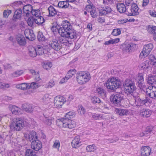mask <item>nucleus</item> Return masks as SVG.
<instances>
[{
  "label": "nucleus",
  "mask_w": 156,
  "mask_h": 156,
  "mask_svg": "<svg viewBox=\"0 0 156 156\" xmlns=\"http://www.w3.org/2000/svg\"><path fill=\"white\" fill-rule=\"evenodd\" d=\"M94 7H93L91 5H87L86 7V10L87 12H90L92 10Z\"/></svg>",
  "instance_id": "obj_64"
},
{
  "label": "nucleus",
  "mask_w": 156,
  "mask_h": 156,
  "mask_svg": "<svg viewBox=\"0 0 156 156\" xmlns=\"http://www.w3.org/2000/svg\"><path fill=\"white\" fill-rule=\"evenodd\" d=\"M111 11L110 8H105V9H101L99 10V13L101 15H105L110 13Z\"/></svg>",
  "instance_id": "obj_36"
},
{
  "label": "nucleus",
  "mask_w": 156,
  "mask_h": 156,
  "mask_svg": "<svg viewBox=\"0 0 156 156\" xmlns=\"http://www.w3.org/2000/svg\"><path fill=\"white\" fill-rule=\"evenodd\" d=\"M22 11L21 9H19L15 11L13 16L14 20L19 19L21 17Z\"/></svg>",
  "instance_id": "obj_38"
},
{
  "label": "nucleus",
  "mask_w": 156,
  "mask_h": 156,
  "mask_svg": "<svg viewBox=\"0 0 156 156\" xmlns=\"http://www.w3.org/2000/svg\"><path fill=\"white\" fill-rule=\"evenodd\" d=\"M23 73V70H18L12 73L11 75L12 77H17L21 75Z\"/></svg>",
  "instance_id": "obj_44"
},
{
  "label": "nucleus",
  "mask_w": 156,
  "mask_h": 156,
  "mask_svg": "<svg viewBox=\"0 0 156 156\" xmlns=\"http://www.w3.org/2000/svg\"><path fill=\"white\" fill-rule=\"evenodd\" d=\"M97 149V147L94 144L88 145L86 147V151L88 152H94Z\"/></svg>",
  "instance_id": "obj_34"
},
{
  "label": "nucleus",
  "mask_w": 156,
  "mask_h": 156,
  "mask_svg": "<svg viewBox=\"0 0 156 156\" xmlns=\"http://www.w3.org/2000/svg\"><path fill=\"white\" fill-rule=\"evenodd\" d=\"M75 112L73 111H70L65 114V116L66 119H71L75 117Z\"/></svg>",
  "instance_id": "obj_45"
},
{
  "label": "nucleus",
  "mask_w": 156,
  "mask_h": 156,
  "mask_svg": "<svg viewBox=\"0 0 156 156\" xmlns=\"http://www.w3.org/2000/svg\"><path fill=\"white\" fill-rule=\"evenodd\" d=\"M51 63L50 62L46 61L42 63L43 68L46 70L49 69L52 66Z\"/></svg>",
  "instance_id": "obj_41"
},
{
  "label": "nucleus",
  "mask_w": 156,
  "mask_h": 156,
  "mask_svg": "<svg viewBox=\"0 0 156 156\" xmlns=\"http://www.w3.org/2000/svg\"><path fill=\"white\" fill-rule=\"evenodd\" d=\"M9 109L11 111L12 114L15 115H19L22 113V110L15 105H9Z\"/></svg>",
  "instance_id": "obj_15"
},
{
  "label": "nucleus",
  "mask_w": 156,
  "mask_h": 156,
  "mask_svg": "<svg viewBox=\"0 0 156 156\" xmlns=\"http://www.w3.org/2000/svg\"><path fill=\"white\" fill-rule=\"evenodd\" d=\"M95 93H98L103 99L105 98L106 97V92L105 90L100 87H98L96 88Z\"/></svg>",
  "instance_id": "obj_27"
},
{
  "label": "nucleus",
  "mask_w": 156,
  "mask_h": 156,
  "mask_svg": "<svg viewBox=\"0 0 156 156\" xmlns=\"http://www.w3.org/2000/svg\"><path fill=\"white\" fill-rule=\"evenodd\" d=\"M156 82V76H148L147 79V83L150 84Z\"/></svg>",
  "instance_id": "obj_43"
},
{
  "label": "nucleus",
  "mask_w": 156,
  "mask_h": 156,
  "mask_svg": "<svg viewBox=\"0 0 156 156\" xmlns=\"http://www.w3.org/2000/svg\"><path fill=\"white\" fill-rule=\"evenodd\" d=\"M27 22L28 25L30 27H32L34 24V20L31 16H30L26 20Z\"/></svg>",
  "instance_id": "obj_49"
},
{
  "label": "nucleus",
  "mask_w": 156,
  "mask_h": 156,
  "mask_svg": "<svg viewBox=\"0 0 156 156\" xmlns=\"http://www.w3.org/2000/svg\"><path fill=\"white\" fill-rule=\"evenodd\" d=\"M10 84L0 81V88L6 89L10 87Z\"/></svg>",
  "instance_id": "obj_52"
},
{
  "label": "nucleus",
  "mask_w": 156,
  "mask_h": 156,
  "mask_svg": "<svg viewBox=\"0 0 156 156\" xmlns=\"http://www.w3.org/2000/svg\"><path fill=\"white\" fill-rule=\"evenodd\" d=\"M34 22L40 25L43 23L44 21V18L39 16L36 17L34 20Z\"/></svg>",
  "instance_id": "obj_39"
},
{
  "label": "nucleus",
  "mask_w": 156,
  "mask_h": 156,
  "mask_svg": "<svg viewBox=\"0 0 156 156\" xmlns=\"http://www.w3.org/2000/svg\"><path fill=\"white\" fill-rule=\"evenodd\" d=\"M129 103L132 105L133 106L134 108H135V109H136V108L138 106L136 104V101L135 99H133L132 100L130 101Z\"/></svg>",
  "instance_id": "obj_60"
},
{
  "label": "nucleus",
  "mask_w": 156,
  "mask_h": 156,
  "mask_svg": "<svg viewBox=\"0 0 156 156\" xmlns=\"http://www.w3.org/2000/svg\"><path fill=\"white\" fill-rule=\"evenodd\" d=\"M37 38L39 41H44L45 40L42 32H39L37 35Z\"/></svg>",
  "instance_id": "obj_55"
},
{
  "label": "nucleus",
  "mask_w": 156,
  "mask_h": 156,
  "mask_svg": "<svg viewBox=\"0 0 156 156\" xmlns=\"http://www.w3.org/2000/svg\"><path fill=\"white\" fill-rule=\"evenodd\" d=\"M81 143L79 136H75L72 141V146L74 148H76L80 146Z\"/></svg>",
  "instance_id": "obj_20"
},
{
  "label": "nucleus",
  "mask_w": 156,
  "mask_h": 156,
  "mask_svg": "<svg viewBox=\"0 0 156 156\" xmlns=\"http://www.w3.org/2000/svg\"><path fill=\"white\" fill-rule=\"evenodd\" d=\"M92 118H93L94 119L97 120H100L101 119H104L103 116L102 115L99 114H94L92 115Z\"/></svg>",
  "instance_id": "obj_50"
},
{
  "label": "nucleus",
  "mask_w": 156,
  "mask_h": 156,
  "mask_svg": "<svg viewBox=\"0 0 156 156\" xmlns=\"http://www.w3.org/2000/svg\"><path fill=\"white\" fill-rule=\"evenodd\" d=\"M62 26L58 30V33L62 37L68 39L76 38V31L72 28L69 22L64 21L62 22Z\"/></svg>",
  "instance_id": "obj_1"
},
{
  "label": "nucleus",
  "mask_w": 156,
  "mask_h": 156,
  "mask_svg": "<svg viewBox=\"0 0 156 156\" xmlns=\"http://www.w3.org/2000/svg\"><path fill=\"white\" fill-rule=\"evenodd\" d=\"M66 101L65 98L59 95L56 96L54 98V106L56 108H61Z\"/></svg>",
  "instance_id": "obj_8"
},
{
  "label": "nucleus",
  "mask_w": 156,
  "mask_h": 156,
  "mask_svg": "<svg viewBox=\"0 0 156 156\" xmlns=\"http://www.w3.org/2000/svg\"><path fill=\"white\" fill-rule=\"evenodd\" d=\"M26 156H36L35 152L31 149H27L25 152Z\"/></svg>",
  "instance_id": "obj_46"
},
{
  "label": "nucleus",
  "mask_w": 156,
  "mask_h": 156,
  "mask_svg": "<svg viewBox=\"0 0 156 156\" xmlns=\"http://www.w3.org/2000/svg\"><path fill=\"white\" fill-rule=\"evenodd\" d=\"M140 10L136 4H132L130 9L128 10L129 16L137 15L139 14Z\"/></svg>",
  "instance_id": "obj_12"
},
{
  "label": "nucleus",
  "mask_w": 156,
  "mask_h": 156,
  "mask_svg": "<svg viewBox=\"0 0 156 156\" xmlns=\"http://www.w3.org/2000/svg\"><path fill=\"white\" fill-rule=\"evenodd\" d=\"M32 8V6L30 5H26L23 7V12L24 19L25 20L30 16H31Z\"/></svg>",
  "instance_id": "obj_13"
},
{
  "label": "nucleus",
  "mask_w": 156,
  "mask_h": 156,
  "mask_svg": "<svg viewBox=\"0 0 156 156\" xmlns=\"http://www.w3.org/2000/svg\"><path fill=\"white\" fill-rule=\"evenodd\" d=\"M147 93L151 98L156 97V87L152 85L150 86L147 89Z\"/></svg>",
  "instance_id": "obj_14"
},
{
  "label": "nucleus",
  "mask_w": 156,
  "mask_h": 156,
  "mask_svg": "<svg viewBox=\"0 0 156 156\" xmlns=\"http://www.w3.org/2000/svg\"><path fill=\"white\" fill-rule=\"evenodd\" d=\"M60 146L59 141L58 140H56L54 142L53 145V147L55 148H57L58 150Z\"/></svg>",
  "instance_id": "obj_57"
},
{
  "label": "nucleus",
  "mask_w": 156,
  "mask_h": 156,
  "mask_svg": "<svg viewBox=\"0 0 156 156\" xmlns=\"http://www.w3.org/2000/svg\"><path fill=\"white\" fill-rule=\"evenodd\" d=\"M23 109L28 113H30L33 111V107L32 105L29 104H24L23 105Z\"/></svg>",
  "instance_id": "obj_29"
},
{
  "label": "nucleus",
  "mask_w": 156,
  "mask_h": 156,
  "mask_svg": "<svg viewBox=\"0 0 156 156\" xmlns=\"http://www.w3.org/2000/svg\"><path fill=\"white\" fill-rule=\"evenodd\" d=\"M11 13V11L9 10H6L4 11L3 12V15L4 17L5 18L7 17Z\"/></svg>",
  "instance_id": "obj_59"
},
{
  "label": "nucleus",
  "mask_w": 156,
  "mask_h": 156,
  "mask_svg": "<svg viewBox=\"0 0 156 156\" xmlns=\"http://www.w3.org/2000/svg\"><path fill=\"white\" fill-rule=\"evenodd\" d=\"M24 34L26 38L29 40L32 41L35 39V35L32 30H26L24 31Z\"/></svg>",
  "instance_id": "obj_17"
},
{
  "label": "nucleus",
  "mask_w": 156,
  "mask_h": 156,
  "mask_svg": "<svg viewBox=\"0 0 156 156\" xmlns=\"http://www.w3.org/2000/svg\"><path fill=\"white\" fill-rule=\"evenodd\" d=\"M41 142L38 140L33 141L31 143V147L34 150L38 151L42 148Z\"/></svg>",
  "instance_id": "obj_16"
},
{
  "label": "nucleus",
  "mask_w": 156,
  "mask_h": 156,
  "mask_svg": "<svg viewBox=\"0 0 156 156\" xmlns=\"http://www.w3.org/2000/svg\"><path fill=\"white\" fill-rule=\"evenodd\" d=\"M90 79V75L87 72L80 71L77 72L76 75V80L80 85L85 84L89 81Z\"/></svg>",
  "instance_id": "obj_3"
},
{
  "label": "nucleus",
  "mask_w": 156,
  "mask_h": 156,
  "mask_svg": "<svg viewBox=\"0 0 156 156\" xmlns=\"http://www.w3.org/2000/svg\"><path fill=\"white\" fill-rule=\"evenodd\" d=\"M91 100L92 102L94 104L99 103L101 102V100L95 96L91 97Z\"/></svg>",
  "instance_id": "obj_47"
},
{
  "label": "nucleus",
  "mask_w": 156,
  "mask_h": 156,
  "mask_svg": "<svg viewBox=\"0 0 156 156\" xmlns=\"http://www.w3.org/2000/svg\"><path fill=\"white\" fill-rule=\"evenodd\" d=\"M136 80L138 83L139 87L140 88L144 85V78L143 76L141 73H139L137 75L136 77Z\"/></svg>",
  "instance_id": "obj_23"
},
{
  "label": "nucleus",
  "mask_w": 156,
  "mask_h": 156,
  "mask_svg": "<svg viewBox=\"0 0 156 156\" xmlns=\"http://www.w3.org/2000/svg\"><path fill=\"white\" fill-rule=\"evenodd\" d=\"M121 33V30L120 29H115L113 30L112 34L115 36L120 35Z\"/></svg>",
  "instance_id": "obj_54"
},
{
  "label": "nucleus",
  "mask_w": 156,
  "mask_h": 156,
  "mask_svg": "<svg viewBox=\"0 0 156 156\" xmlns=\"http://www.w3.org/2000/svg\"><path fill=\"white\" fill-rule=\"evenodd\" d=\"M55 85L54 81L53 80H51L48 84H47V86L46 87L47 88H51Z\"/></svg>",
  "instance_id": "obj_61"
},
{
  "label": "nucleus",
  "mask_w": 156,
  "mask_h": 156,
  "mask_svg": "<svg viewBox=\"0 0 156 156\" xmlns=\"http://www.w3.org/2000/svg\"><path fill=\"white\" fill-rule=\"evenodd\" d=\"M140 105L142 106L145 104L146 103H150V101L146 98L145 99H140Z\"/></svg>",
  "instance_id": "obj_58"
},
{
  "label": "nucleus",
  "mask_w": 156,
  "mask_h": 156,
  "mask_svg": "<svg viewBox=\"0 0 156 156\" xmlns=\"http://www.w3.org/2000/svg\"><path fill=\"white\" fill-rule=\"evenodd\" d=\"M149 60L150 62V64L153 66H156V58L153 55H151L149 56Z\"/></svg>",
  "instance_id": "obj_32"
},
{
  "label": "nucleus",
  "mask_w": 156,
  "mask_h": 156,
  "mask_svg": "<svg viewBox=\"0 0 156 156\" xmlns=\"http://www.w3.org/2000/svg\"><path fill=\"white\" fill-rule=\"evenodd\" d=\"M53 119L50 117H45L43 119L44 123L47 126H50L52 123Z\"/></svg>",
  "instance_id": "obj_35"
},
{
  "label": "nucleus",
  "mask_w": 156,
  "mask_h": 156,
  "mask_svg": "<svg viewBox=\"0 0 156 156\" xmlns=\"http://www.w3.org/2000/svg\"><path fill=\"white\" fill-rule=\"evenodd\" d=\"M30 88H31L34 89H36L38 88L40 85L39 84L37 83L33 82L29 84Z\"/></svg>",
  "instance_id": "obj_51"
},
{
  "label": "nucleus",
  "mask_w": 156,
  "mask_h": 156,
  "mask_svg": "<svg viewBox=\"0 0 156 156\" xmlns=\"http://www.w3.org/2000/svg\"><path fill=\"white\" fill-rule=\"evenodd\" d=\"M123 95L120 93L113 94L110 97V101L114 105H118L123 100Z\"/></svg>",
  "instance_id": "obj_9"
},
{
  "label": "nucleus",
  "mask_w": 156,
  "mask_h": 156,
  "mask_svg": "<svg viewBox=\"0 0 156 156\" xmlns=\"http://www.w3.org/2000/svg\"><path fill=\"white\" fill-rule=\"evenodd\" d=\"M49 15L50 16H53L56 14V11L55 9L52 6H50L48 8Z\"/></svg>",
  "instance_id": "obj_42"
},
{
  "label": "nucleus",
  "mask_w": 156,
  "mask_h": 156,
  "mask_svg": "<svg viewBox=\"0 0 156 156\" xmlns=\"http://www.w3.org/2000/svg\"><path fill=\"white\" fill-rule=\"evenodd\" d=\"M123 86L125 91L127 94H131L135 89L134 82L129 79H127L125 81Z\"/></svg>",
  "instance_id": "obj_6"
},
{
  "label": "nucleus",
  "mask_w": 156,
  "mask_h": 156,
  "mask_svg": "<svg viewBox=\"0 0 156 156\" xmlns=\"http://www.w3.org/2000/svg\"><path fill=\"white\" fill-rule=\"evenodd\" d=\"M24 136L25 137L30 141L33 139H37V133L33 131L30 132L28 134H25Z\"/></svg>",
  "instance_id": "obj_22"
},
{
  "label": "nucleus",
  "mask_w": 156,
  "mask_h": 156,
  "mask_svg": "<svg viewBox=\"0 0 156 156\" xmlns=\"http://www.w3.org/2000/svg\"><path fill=\"white\" fill-rule=\"evenodd\" d=\"M58 27L59 26L57 24H55L52 26L51 30L53 32L56 31L58 30Z\"/></svg>",
  "instance_id": "obj_63"
},
{
  "label": "nucleus",
  "mask_w": 156,
  "mask_h": 156,
  "mask_svg": "<svg viewBox=\"0 0 156 156\" xmlns=\"http://www.w3.org/2000/svg\"><path fill=\"white\" fill-rule=\"evenodd\" d=\"M29 54L32 57H35L37 55V50L34 47H30L29 49Z\"/></svg>",
  "instance_id": "obj_37"
},
{
  "label": "nucleus",
  "mask_w": 156,
  "mask_h": 156,
  "mask_svg": "<svg viewBox=\"0 0 156 156\" xmlns=\"http://www.w3.org/2000/svg\"><path fill=\"white\" fill-rule=\"evenodd\" d=\"M51 99L50 95L48 94H45L41 98V101L44 102H46Z\"/></svg>",
  "instance_id": "obj_53"
},
{
  "label": "nucleus",
  "mask_w": 156,
  "mask_h": 156,
  "mask_svg": "<svg viewBox=\"0 0 156 156\" xmlns=\"http://www.w3.org/2000/svg\"><path fill=\"white\" fill-rule=\"evenodd\" d=\"M151 152V149L148 146H143L141 149V154L142 156H149Z\"/></svg>",
  "instance_id": "obj_18"
},
{
  "label": "nucleus",
  "mask_w": 156,
  "mask_h": 156,
  "mask_svg": "<svg viewBox=\"0 0 156 156\" xmlns=\"http://www.w3.org/2000/svg\"><path fill=\"white\" fill-rule=\"evenodd\" d=\"M45 47L43 45H38L37 46V55H43L46 52Z\"/></svg>",
  "instance_id": "obj_28"
},
{
  "label": "nucleus",
  "mask_w": 156,
  "mask_h": 156,
  "mask_svg": "<svg viewBox=\"0 0 156 156\" xmlns=\"http://www.w3.org/2000/svg\"><path fill=\"white\" fill-rule=\"evenodd\" d=\"M152 66L150 64V62L147 60L140 63L139 66L140 69L143 70L146 72H151L152 70Z\"/></svg>",
  "instance_id": "obj_11"
},
{
  "label": "nucleus",
  "mask_w": 156,
  "mask_h": 156,
  "mask_svg": "<svg viewBox=\"0 0 156 156\" xmlns=\"http://www.w3.org/2000/svg\"><path fill=\"white\" fill-rule=\"evenodd\" d=\"M115 112L120 116L127 115L129 113V111L127 109L116 108L114 110Z\"/></svg>",
  "instance_id": "obj_19"
},
{
  "label": "nucleus",
  "mask_w": 156,
  "mask_h": 156,
  "mask_svg": "<svg viewBox=\"0 0 156 156\" xmlns=\"http://www.w3.org/2000/svg\"><path fill=\"white\" fill-rule=\"evenodd\" d=\"M116 8L118 11L120 13L125 12L126 10V8L123 3L119 2L116 4Z\"/></svg>",
  "instance_id": "obj_24"
},
{
  "label": "nucleus",
  "mask_w": 156,
  "mask_h": 156,
  "mask_svg": "<svg viewBox=\"0 0 156 156\" xmlns=\"http://www.w3.org/2000/svg\"><path fill=\"white\" fill-rule=\"evenodd\" d=\"M132 44H123L122 45V50L124 51L129 53L130 50H131L132 47L133 46Z\"/></svg>",
  "instance_id": "obj_30"
},
{
  "label": "nucleus",
  "mask_w": 156,
  "mask_h": 156,
  "mask_svg": "<svg viewBox=\"0 0 156 156\" xmlns=\"http://www.w3.org/2000/svg\"><path fill=\"white\" fill-rule=\"evenodd\" d=\"M120 82L118 78L113 77L108 79L106 83L107 88L115 90L119 87Z\"/></svg>",
  "instance_id": "obj_5"
},
{
  "label": "nucleus",
  "mask_w": 156,
  "mask_h": 156,
  "mask_svg": "<svg viewBox=\"0 0 156 156\" xmlns=\"http://www.w3.org/2000/svg\"><path fill=\"white\" fill-rule=\"evenodd\" d=\"M90 13L91 17L93 18L96 17L98 14L97 11L94 7L92 10L90 11Z\"/></svg>",
  "instance_id": "obj_48"
},
{
  "label": "nucleus",
  "mask_w": 156,
  "mask_h": 156,
  "mask_svg": "<svg viewBox=\"0 0 156 156\" xmlns=\"http://www.w3.org/2000/svg\"><path fill=\"white\" fill-rule=\"evenodd\" d=\"M48 41L49 45L56 51H58L62 48L61 43L57 40L49 38Z\"/></svg>",
  "instance_id": "obj_10"
},
{
  "label": "nucleus",
  "mask_w": 156,
  "mask_h": 156,
  "mask_svg": "<svg viewBox=\"0 0 156 156\" xmlns=\"http://www.w3.org/2000/svg\"><path fill=\"white\" fill-rule=\"evenodd\" d=\"M16 87L22 90H25L30 88L29 83H23L21 84H18L16 85Z\"/></svg>",
  "instance_id": "obj_26"
},
{
  "label": "nucleus",
  "mask_w": 156,
  "mask_h": 156,
  "mask_svg": "<svg viewBox=\"0 0 156 156\" xmlns=\"http://www.w3.org/2000/svg\"><path fill=\"white\" fill-rule=\"evenodd\" d=\"M153 48V46L152 44L150 43L145 45L141 52L139 58L140 59L145 58L150 54L151 51Z\"/></svg>",
  "instance_id": "obj_7"
},
{
  "label": "nucleus",
  "mask_w": 156,
  "mask_h": 156,
  "mask_svg": "<svg viewBox=\"0 0 156 156\" xmlns=\"http://www.w3.org/2000/svg\"><path fill=\"white\" fill-rule=\"evenodd\" d=\"M77 111L78 114L81 116L84 115L86 112L85 109L81 105L78 106Z\"/></svg>",
  "instance_id": "obj_31"
},
{
  "label": "nucleus",
  "mask_w": 156,
  "mask_h": 156,
  "mask_svg": "<svg viewBox=\"0 0 156 156\" xmlns=\"http://www.w3.org/2000/svg\"><path fill=\"white\" fill-rule=\"evenodd\" d=\"M147 30L148 32L154 35L156 33V27L152 25L148 26L147 28Z\"/></svg>",
  "instance_id": "obj_40"
},
{
  "label": "nucleus",
  "mask_w": 156,
  "mask_h": 156,
  "mask_svg": "<svg viewBox=\"0 0 156 156\" xmlns=\"http://www.w3.org/2000/svg\"><path fill=\"white\" fill-rule=\"evenodd\" d=\"M56 123L60 127L72 129L75 127L76 123L73 120L61 119L57 120Z\"/></svg>",
  "instance_id": "obj_4"
},
{
  "label": "nucleus",
  "mask_w": 156,
  "mask_h": 156,
  "mask_svg": "<svg viewBox=\"0 0 156 156\" xmlns=\"http://www.w3.org/2000/svg\"><path fill=\"white\" fill-rule=\"evenodd\" d=\"M69 4L66 1H62L59 2L58 4V6L59 8L66 9L68 7Z\"/></svg>",
  "instance_id": "obj_33"
},
{
  "label": "nucleus",
  "mask_w": 156,
  "mask_h": 156,
  "mask_svg": "<svg viewBox=\"0 0 156 156\" xmlns=\"http://www.w3.org/2000/svg\"><path fill=\"white\" fill-rule=\"evenodd\" d=\"M27 125L26 121H24L22 118H17L13 120L11 122L10 127L11 129L14 131H19Z\"/></svg>",
  "instance_id": "obj_2"
},
{
  "label": "nucleus",
  "mask_w": 156,
  "mask_h": 156,
  "mask_svg": "<svg viewBox=\"0 0 156 156\" xmlns=\"http://www.w3.org/2000/svg\"><path fill=\"white\" fill-rule=\"evenodd\" d=\"M140 115L143 117H148L151 114V112L148 109L143 108L140 111Z\"/></svg>",
  "instance_id": "obj_25"
},
{
  "label": "nucleus",
  "mask_w": 156,
  "mask_h": 156,
  "mask_svg": "<svg viewBox=\"0 0 156 156\" xmlns=\"http://www.w3.org/2000/svg\"><path fill=\"white\" fill-rule=\"evenodd\" d=\"M31 14L36 17L40 16V11L38 10L32 9Z\"/></svg>",
  "instance_id": "obj_56"
},
{
  "label": "nucleus",
  "mask_w": 156,
  "mask_h": 156,
  "mask_svg": "<svg viewBox=\"0 0 156 156\" xmlns=\"http://www.w3.org/2000/svg\"><path fill=\"white\" fill-rule=\"evenodd\" d=\"M76 72V70L75 69H72L69 70L67 74L72 77L75 74Z\"/></svg>",
  "instance_id": "obj_62"
},
{
  "label": "nucleus",
  "mask_w": 156,
  "mask_h": 156,
  "mask_svg": "<svg viewBox=\"0 0 156 156\" xmlns=\"http://www.w3.org/2000/svg\"><path fill=\"white\" fill-rule=\"evenodd\" d=\"M16 40L18 44L20 45H24L26 43L25 37L23 35L18 34L16 37Z\"/></svg>",
  "instance_id": "obj_21"
}]
</instances>
